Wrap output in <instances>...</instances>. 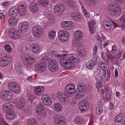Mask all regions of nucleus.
<instances>
[{"mask_svg": "<svg viewBox=\"0 0 125 125\" xmlns=\"http://www.w3.org/2000/svg\"><path fill=\"white\" fill-rule=\"evenodd\" d=\"M42 99L44 104L46 106H49L52 104L51 100L49 96L47 95H43Z\"/></svg>", "mask_w": 125, "mask_h": 125, "instance_id": "nucleus-16", "label": "nucleus"}, {"mask_svg": "<svg viewBox=\"0 0 125 125\" xmlns=\"http://www.w3.org/2000/svg\"><path fill=\"white\" fill-rule=\"evenodd\" d=\"M96 87L99 92H100L101 87L100 83L99 82H96L95 84Z\"/></svg>", "mask_w": 125, "mask_h": 125, "instance_id": "nucleus-51", "label": "nucleus"}, {"mask_svg": "<svg viewBox=\"0 0 125 125\" xmlns=\"http://www.w3.org/2000/svg\"><path fill=\"white\" fill-rule=\"evenodd\" d=\"M122 53L121 52H119L117 55L116 58L118 59H119L122 56Z\"/></svg>", "mask_w": 125, "mask_h": 125, "instance_id": "nucleus-60", "label": "nucleus"}, {"mask_svg": "<svg viewBox=\"0 0 125 125\" xmlns=\"http://www.w3.org/2000/svg\"><path fill=\"white\" fill-rule=\"evenodd\" d=\"M9 34L12 39H16L20 37L19 32L17 30L10 29L9 31Z\"/></svg>", "mask_w": 125, "mask_h": 125, "instance_id": "nucleus-15", "label": "nucleus"}, {"mask_svg": "<svg viewBox=\"0 0 125 125\" xmlns=\"http://www.w3.org/2000/svg\"><path fill=\"white\" fill-rule=\"evenodd\" d=\"M74 119L75 122L78 124H80L82 121V119L80 117L77 116L75 117Z\"/></svg>", "mask_w": 125, "mask_h": 125, "instance_id": "nucleus-46", "label": "nucleus"}, {"mask_svg": "<svg viewBox=\"0 0 125 125\" xmlns=\"http://www.w3.org/2000/svg\"><path fill=\"white\" fill-rule=\"evenodd\" d=\"M75 39L78 41L81 40L83 37L82 33L79 31H76L74 33Z\"/></svg>", "mask_w": 125, "mask_h": 125, "instance_id": "nucleus-30", "label": "nucleus"}, {"mask_svg": "<svg viewBox=\"0 0 125 125\" xmlns=\"http://www.w3.org/2000/svg\"><path fill=\"white\" fill-rule=\"evenodd\" d=\"M43 14L46 16L48 18H50V16L51 15L50 14V12L47 10H43Z\"/></svg>", "mask_w": 125, "mask_h": 125, "instance_id": "nucleus-50", "label": "nucleus"}, {"mask_svg": "<svg viewBox=\"0 0 125 125\" xmlns=\"http://www.w3.org/2000/svg\"><path fill=\"white\" fill-rule=\"evenodd\" d=\"M56 33L54 30H52L49 33V37L50 39H53L55 37Z\"/></svg>", "mask_w": 125, "mask_h": 125, "instance_id": "nucleus-42", "label": "nucleus"}, {"mask_svg": "<svg viewBox=\"0 0 125 125\" xmlns=\"http://www.w3.org/2000/svg\"><path fill=\"white\" fill-rule=\"evenodd\" d=\"M83 13L84 14L85 16L87 17H89V13H88L87 11L84 9L83 11Z\"/></svg>", "mask_w": 125, "mask_h": 125, "instance_id": "nucleus-58", "label": "nucleus"}, {"mask_svg": "<svg viewBox=\"0 0 125 125\" xmlns=\"http://www.w3.org/2000/svg\"><path fill=\"white\" fill-rule=\"evenodd\" d=\"M65 9V6L63 4H57L54 8V11L56 13H62Z\"/></svg>", "mask_w": 125, "mask_h": 125, "instance_id": "nucleus-18", "label": "nucleus"}, {"mask_svg": "<svg viewBox=\"0 0 125 125\" xmlns=\"http://www.w3.org/2000/svg\"><path fill=\"white\" fill-rule=\"evenodd\" d=\"M39 7L38 4L36 3L31 4L29 6V10L31 12L36 13L39 10Z\"/></svg>", "mask_w": 125, "mask_h": 125, "instance_id": "nucleus-23", "label": "nucleus"}, {"mask_svg": "<svg viewBox=\"0 0 125 125\" xmlns=\"http://www.w3.org/2000/svg\"><path fill=\"white\" fill-rule=\"evenodd\" d=\"M94 22L93 21L90 22L89 24V31L91 34L93 33L94 32L93 30L94 29Z\"/></svg>", "mask_w": 125, "mask_h": 125, "instance_id": "nucleus-38", "label": "nucleus"}, {"mask_svg": "<svg viewBox=\"0 0 125 125\" xmlns=\"http://www.w3.org/2000/svg\"><path fill=\"white\" fill-rule=\"evenodd\" d=\"M8 21L9 24L11 25H13V26L15 25L17 22V19L15 18H11L9 19Z\"/></svg>", "mask_w": 125, "mask_h": 125, "instance_id": "nucleus-40", "label": "nucleus"}, {"mask_svg": "<svg viewBox=\"0 0 125 125\" xmlns=\"http://www.w3.org/2000/svg\"><path fill=\"white\" fill-rule=\"evenodd\" d=\"M54 110L60 112L62 109V105L59 103H55L54 104Z\"/></svg>", "mask_w": 125, "mask_h": 125, "instance_id": "nucleus-34", "label": "nucleus"}, {"mask_svg": "<svg viewBox=\"0 0 125 125\" xmlns=\"http://www.w3.org/2000/svg\"><path fill=\"white\" fill-rule=\"evenodd\" d=\"M62 26L63 29L67 30L70 27L72 26V22L69 21H64L62 23Z\"/></svg>", "mask_w": 125, "mask_h": 125, "instance_id": "nucleus-31", "label": "nucleus"}, {"mask_svg": "<svg viewBox=\"0 0 125 125\" xmlns=\"http://www.w3.org/2000/svg\"><path fill=\"white\" fill-rule=\"evenodd\" d=\"M82 45L79 42L76 43V46L78 48L77 52L78 54L81 56H83L86 54V52L82 46Z\"/></svg>", "mask_w": 125, "mask_h": 125, "instance_id": "nucleus-14", "label": "nucleus"}, {"mask_svg": "<svg viewBox=\"0 0 125 125\" xmlns=\"http://www.w3.org/2000/svg\"><path fill=\"white\" fill-rule=\"evenodd\" d=\"M98 67L96 71L97 73L100 74L101 72L102 75L104 77H105L106 75V67L105 66V64L102 61H100L98 63Z\"/></svg>", "mask_w": 125, "mask_h": 125, "instance_id": "nucleus-4", "label": "nucleus"}, {"mask_svg": "<svg viewBox=\"0 0 125 125\" xmlns=\"http://www.w3.org/2000/svg\"><path fill=\"white\" fill-rule=\"evenodd\" d=\"M54 122L56 125H66V122L64 118L59 115L54 118Z\"/></svg>", "mask_w": 125, "mask_h": 125, "instance_id": "nucleus-10", "label": "nucleus"}, {"mask_svg": "<svg viewBox=\"0 0 125 125\" xmlns=\"http://www.w3.org/2000/svg\"><path fill=\"white\" fill-rule=\"evenodd\" d=\"M95 63V61L94 60L89 61L86 63V67L87 69H91L94 68Z\"/></svg>", "mask_w": 125, "mask_h": 125, "instance_id": "nucleus-25", "label": "nucleus"}, {"mask_svg": "<svg viewBox=\"0 0 125 125\" xmlns=\"http://www.w3.org/2000/svg\"><path fill=\"white\" fill-rule=\"evenodd\" d=\"M117 51V48L115 45L113 46L112 47V49L111 52L113 54H115Z\"/></svg>", "mask_w": 125, "mask_h": 125, "instance_id": "nucleus-54", "label": "nucleus"}, {"mask_svg": "<svg viewBox=\"0 0 125 125\" xmlns=\"http://www.w3.org/2000/svg\"><path fill=\"white\" fill-rule=\"evenodd\" d=\"M13 107V106L11 104L6 103L3 105V110L4 112L7 113L12 110Z\"/></svg>", "mask_w": 125, "mask_h": 125, "instance_id": "nucleus-20", "label": "nucleus"}, {"mask_svg": "<svg viewBox=\"0 0 125 125\" xmlns=\"http://www.w3.org/2000/svg\"><path fill=\"white\" fill-rule=\"evenodd\" d=\"M27 123L28 125H36L37 123L35 119L31 118L27 119Z\"/></svg>", "mask_w": 125, "mask_h": 125, "instance_id": "nucleus-33", "label": "nucleus"}, {"mask_svg": "<svg viewBox=\"0 0 125 125\" xmlns=\"http://www.w3.org/2000/svg\"><path fill=\"white\" fill-rule=\"evenodd\" d=\"M55 57L60 59H62V58H63L66 57L67 56V54L66 53H62L61 54H58L57 53L55 54H54Z\"/></svg>", "mask_w": 125, "mask_h": 125, "instance_id": "nucleus-45", "label": "nucleus"}, {"mask_svg": "<svg viewBox=\"0 0 125 125\" xmlns=\"http://www.w3.org/2000/svg\"><path fill=\"white\" fill-rule=\"evenodd\" d=\"M76 91V87L73 84H69L67 85L65 90V94L68 98L72 96Z\"/></svg>", "mask_w": 125, "mask_h": 125, "instance_id": "nucleus-2", "label": "nucleus"}, {"mask_svg": "<svg viewBox=\"0 0 125 125\" xmlns=\"http://www.w3.org/2000/svg\"><path fill=\"white\" fill-rule=\"evenodd\" d=\"M58 35L59 40L62 41H67L69 38V34L66 31L64 30L59 31Z\"/></svg>", "mask_w": 125, "mask_h": 125, "instance_id": "nucleus-5", "label": "nucleus"}, {"mask_svg": "<svg viewBox=\"0 0 125 125\" xmlns=\"http://www.w3.org/2000/svg\"><path fill=\"white\" fill-rule=\"evenodd\" d=\"M84 93L83 94L82 93H79L76 95V97L78 99H81L82 98L83 96Z\"/></svg>", "mask_w": 125, "mask_h": 125, "instance_id": "nucleus-52", "label": "nucleus"}, {"mask_svg": "<svg viewBox=\"0 0 125 125\" xmlns=\"http://www.w3.org/2000/svg\"><path fill=\"white\" fill-rule=\"evenodd\" d=\"M81 61L80 59L75 54H69L67 58H65L60 62L61 65L66 69H70L73 67L75 63Z\"/></svg>", "mask_w": 125, "mask_h": 125, "instance_id": "nucleus-1", "label": "nucleus"}, {"mask_svg": "<svg viewBox=\"0 0 125 125\" xmlns=\"http://www.w3.org/2000/svg\"><path fill=\"white\" fill-rule=\"evenodd\" d=\"M107 78L108 79L110 78V71L109 69H108L107 70Z\"/></svg>", "mask_w": 125, "mask_h": 125, "instance_id": "nucleus-61", "label": "nucleus"}, {"mask_svg": "<svg viewBox=\"0 0 125 125\" xmlns=\"http://www.w3.org/2000/svg\"><path fill=\"white\" fill-rule=\"evenodd\" d=\"M120 7L119 6L114 7L112 9L109 10V13L113 16H117L120 13Z\"/></svg>", "mask_w": 125, "mask_h": 125, "instance_id": "nucleus-12", "label": "nucleus"}, {"mask_svg": "<svg viewBox=\"0 0 125 125\" xmlns=\"http://www.w3.org/2000/svg\"><path fill=\"white\" fill-rule=\"evenodd\" d=\"M32 31L33 34L38 37H41L43 34V31L42 29L38 26L33 27Z\"/></svg>", "mask_w": 125, "mask_h": 125, "instance_id": "nucleus-9", "label": "nucleus"}, {"mask_svg": "<svg viewBox=\"0 0 125 125\" xmlns=\"http://www.w3.org/2000/svg\"><path fill=\"white\" fill-rule=\"evenodd\" d=\"M22 112L25 114H30L31 112V111L29 107L28 106H25L22 110Z\"/></svg>", "mask_w": 125, "mask_h": 125, "instance_id": "nucleus-39", "label": "nucleus"}, {"mask_svg": "<svg viewBox=\"0 0 125 125\" xmlns=\"http://www.w3.org/2000/svg\"><path fill=\"white\" fill-rule=\"evenodd\" d=\"M48 67L49 70L52 72H55L58 69V64L54 60H49Z\"/></svg>", "mask_w": 125, "mask_h": 125, "instance_id": "nucleus-7", "label": "nucleus"}, {"mask_svg": "<svg viewBox=\"0 0 125 125\" xmlns=\"http://www.w3.org/2000/svg\"><path fill=\"white\" fill-rule=\"evenodd\" d=\"M2 60L0 62V65L2 66H4L7 65L9 63L7 62V61H5L3 59H1Z\"/></svg>", "mask_w": 125, "mask_h": 125, "instance_id": "nucleus-53", "label": "nucleus"}, {"mask_svg": "<svg viewBox=\"0 0 125 125\" xmlns=\"http://www.w3.org/2000/svg\"><path fill=\"white\" fill-rule=\"evenodd\" d=\"M36 61V59L30 56H27L25 58L24 63L25 65L27 66H31Z\"/></svg>", "mask_w": 125, "mask_h": 125, "instance_id": "nucleus-13", "label": "nucleus"}, {"mask_svg": "<svg viewBox=\"0 0 125 125\" xmlns=\"http://www.w3.org/2000/svg\"><path fill=\"white\" fill-rule=\"evenodd\" d=\"M8 87L10 91L15 94H18L20 91L18 85L14 82H11L9 83Z\"/></svg>", "mask_w": 125, "mask_h": 125, "instance_id": "nucleus-3", "label": "nucleus"}, {"mask_svg": "<svg viewBox=\"0 0 125 125\" xmlns=\"http://www.w3.org/2000/svg\"><path fill=\"white\" fill-rule=\"evenodd\" d=\"M97 40L98 41V42L99 43H101L102 41L101 40V38L99 35H98L97 36Z\"/></svg>", "mask_w": 125, "mask_h": 125, "instance_id": "nucleus-63", "label": "nucleus"}, {"mask_svg": "<svg viewBox=\"0 0 125 125\" xmlns=\"http://www.w3.org/2000/svg\"><path fill=\"white\" fill-rule=\"evenodd\" d=\"M16 107L18 109H21L24 106V103L22 101H18L15 103Z\"/></svg>", "mask_w": 125, "mask_h": 125, "instance_id": "nucleus-36", "label": "nucleus"}, {"mask_svg": "<svg viewBox=\"0 0 125 125\" xmlns=\"http://www.w3.org/2000/svg\"><path fill=\"white\" fill-rule=\"evenodd\" d=\"M122 117L123 115L122 114H120L117 115L115 118V121L116 122L122 123L123 120L122 118Z\"/></svg>", "mask_w": 125, "mask_h": 125, "instance_id": "nucleus-37", "label": "nucleus"}, {"mask_svg": "<svg viewBox=\"0 0 125 125\" xmlns=\"http://www.w3.org/2000/svg\"><path fill=\"white\" fill-rule=\"evenodd\" d=\"M44 88L42 86L36 87L34 89V93L37 95H40L43 93Z\"/></svg>", "mask_w": 125, "mask_h": 125, "instance_id": "nucleus-26", "label": "nucleus"}, {"mask_svg": "<svg viewBox=\"0 0 125 125\" xmlns=\"http://www.w3.org/2000/svg\"><path fill=\"white\" fill-rule=\"evenodd\" d=\"M57 96L59 100L62 103L67 104L69 103V100L65 97V96L61 92L57 93Z\"/></svg>", "mask_w": 125, "mask_h": 125, "instance_id": "nucleus-19", "label": "nucleus"}, {"mask_svg": "<svg viewBox=\"0 0 125 125\" xmlns=\"http://www.w3.org/2000/svg\"><path fill=\"white\" fill-rule=\"evenodd\" d=\"M103 111V107L99 106H98L96 110V114L98 115H100Z\"/></svg>", "mask_w": 125, "mask_h": 125, "instance_id": "nucleus-41", "label": "nucleus"}, {"mask_svg": "<svg viewBox=\"0 0 125 125\" xmlns=\"http://www.w3.org/2000/svg\"><path fill=\"white\" fill-rule=\"evenodd\" d=\"M36 111L38 114L42 117H45L46 115L45 107L43 104H38L36 107Z\"/></svg>", "mask_w": 125, "mask_h": 125, "instance_id": "nucleus-6", "label": "nucleus"}, {"mask_svg": "<svg viewBox=\"0 0 125 125\" xmlns=\"http://www.w3.org/2000/svg\"><path fill=\"white\" fill-rule=\"evenodd\" d=\"M101 55L102 58L103 60L105 61L106 60L105 57L107 55L105 53H104L103 52H102L101 53Z\"/></svg>", "mask_w": 125, "mask_h": 125, "instance_id": "nucleus-56", "label": "nucleus"}, {"mask_svg": "<svg viewBox=\"0 0 125 125\" xmlns=\"http://www.w3.org/2000/svg\"><path fill=\"white\" fill-rule=\"evenodd\" d=\"M4 47L7 51L10 52L12 51V48L10 45L6 44L4 46Z\"/></svg>", "mask_w": 125, "mask_h": 125, "instance_id": "nucleus-48", "label": "nucleus"}, {"mask_svg": "<svg viewBox=\"0 0 125 125\" xmlns=\"http://www.w3.org/2000/svg\"><path fill=\"white\" fill-rule=\"evenodd\" d=\"M19 14L21 15H24L27 11L26 7L25 5L22 4L19 6L17 9Z\"/></svg>", "mask_w": 125, "mask_h": 125, "instance_id": "nucleus-24", "label": "nucleus"}, {"mask_svg": "<svg viewBox=\"0 0 125 125\" xmlns=\"http://www.w3.org/2000/svg\"><path fill=\"white\" fill-rule=\"evenodd\" d=\"M120 22H121L122 23H123V24L122 26V29L123 30H125V21L124 22H122L121 21L120 18Z\"/></svg>", "mask_w": 125, "mask_h": 125, "instance_id": "nucleus-62", "label": "nucleus"}, {"mask_svg": "<svg viewBox=\"0 0 125 125\" xmlns=\"http://www.w3.org/2000/svg\"><path fill=\"white\" fill-rule=\"evenodd\" d=\"M31 47H32L31 50L33 53H37L39 52L40 48L38 45L33 43L31 45Z\"/></svg>", "mask_w": 125, "mask_h": 125, "instance_id": "nucleus-27", "label": "nucleus"}, {"mask_svg": "<svg viewBox=\"0 0 125 125\" xmlns=\"http://www.w3.org/2000/svg\"><path fill=\"white\" fill-rule=\"evenodd\" d=\"M85 91V87L84 84L82 83H79L78 85L77 90V92L79 93H84Z\"/></svg>", "mask_w": 125, "mask_h": 125, "instance_id": "nucleus-28", "label": "nucleus"}, {"mask_svg": "<svg viewBox=\"0 0 125 125\" xmlns=\"http://www.w3.org/2000/svg\"><path fill=\"white\" fill-rule=\"evenodd\" d=\"M28 98L31 102H32L35 99L34 96L31 94H30L28 95Z\"/></svg>", "mask_w": 125, "mask_h": 125, "instance_id": "nucleus-55", "label": "nucleus"}, {"mask_svg": "<svg viewBox=\"0 0 125 125\" xmlns=\"http://www.w3.org/2000/svg\"><path fill=\"white\" fill-rule=\"evenodd\" d=\"M35 68L36 70L38 71L43 72L46 69V65L44 63L42 62L37 63L35 65Z\"/></svg>", "mask_w": 125, "mask_h": 125, "instance_id": "nucleus-17", "label": "nucleus"}, {"mask_svg": "<svg viewBox=\"0 0 125 125\" xmlns=\"http://www.w3.org/2000/svg\"><path fill=\"white\" fill-rule=\"evenodd\" d=\"M9 13L10 16L12 17L16 16L18 14L17 9L14 8H11L9 10Z\"/></svg>", "mask_w": 125, "mask_h": 125, "instance_id": "nucleus-32", "label": "nucleus"}, {"mask_svg": "<svg viewBox=\"0 0 125 125\" xmlns=\"http://www.w3.org/2000/svg\"><path fill=\"white\" fill-rule=\"evenodd\" d=\"M48 1V0H38V3L44 7H47L49 5Z\"/></svg>", "mask_w": 125, "mask_h": 125, "instance_id": "nucleus-35", "label": "nucleus"}, {"mask_svg": "<svg viewBox=\"0 0 125 125\" xmlns=\"http://www.w3.org/2000/svg\"><path fill=\"white\" fill-rule=\"evenodd\" d=\"M12 93L8 90H3L1 93V98L6 100H9L12 97Z\"/></svg>", "mask_w": 125, "mask_h": 125, "instance_id": "nucleus-11", "label": "nucleus"}, {"mask_svg": "<svg viewBox=\"0 0 125 125\" xmlns=\"http://www.w3.org/2000/svg\"><path fill=\"white\" fill-rule=\"evenodd\" d=\"M108 56L110 62L111 63H112L114 62V61L115 58L114 56L113 55L110 54H108Z\"/></svg>", "mask_w": 125, "mask_h": 125, "instance_id": "nucleus-49", "label": "nucleus"}, {"mask_svg": "<svg viewBox=\"0 0 125 125\" xmlns=\"http://www.w3.org/2000/svg\"><path fill=\"white\" fill-rule=\"evenodd\" d=\"M74 2L73 0H70L68 2L67 4L69 7L73 8L74 6Z\"/></svg>", "mask_w": 125, "mask_h": 125, "instance_id": "nucleus-47", "label": "nucleus"}, {"mask_svg": "<svg viewBox=\"0 0 125 125\" xmlns=\"http://www.w3.org/2000/svg\"><path fill=\"white\" fill-rule=\"evenodd\" d=\"M1 59H3V60L9 63L11 61V57L9 55H6L5 56L1 58Z\"/></svg>", "mask_w": 125, "mask_h": 125, "instance_id": "nucleus-43", "label": "nucleus"}, {"mask_svg": "<svg viewBox=\"0 0 125 125\" xmlns=\"http://www.w3.org/2000/svg\"><path fill=\"white\" fill-rule=\"evenodd\" d=\"M28 25L27 22H21L19 25V29L20 31L26 32L28 29Z\"/></svg>", "mask_w": 125, "mask_h": 125, "instance_id": "nucleus-22", "label": "nucleus"}, {"mask_svg": "<svg viewBox=\"0 0 125 125\" xmlns=\"http://www.w3.org/2000/svg\"><path fill=\"white\" fill-rule=\"evenodd\" d=\"M89 105V102L87 100L81 101L78 105L79 109L82 112H86L88 109Z\"/></svg>", "mask_w": 125, "mask_h": 125, "instance_id": "nucleus-8", "label": "nucleus"}, {"mask_svg": "<svg viewBox=\"0 0 125 125\" xmlns=\"http://www.w3.org/2000/svg\"><path fill=\"white\" fill-rule=\"evenodd\" d=\"M15 67L17 73L19 74H21L22 72L21 70L20 65L17 64L15 65Z\"/></svg>", "mask_w": 125, "mask_h": 125, "instance_id": "nucleus-44", "label": "nucleus"}, {"mask_svg": "<svg viewBox=\"0 0 125 125\" xmlns=\"http://www.w3.org/2000/svg\"><path fill=\"white\" fill-rule=\"evenodd\" d=\"M86 1L89 3L92 4H95L97 2L95 1L94 0H86Z\"/></svg>", "mask_w": 125, "mask_h": 125, "instance_id": "nucleus-57", "label": "nucleus"}, {"mask_svg": "<svg viewBox=\"0 0 125 125\" xmlns=\"http://www.w3.org/2000/svg\"><path fill=\"white\" fill-rule=\"evenodd\" d=\"M103 25L107 31H110L112 29V27L113 24H111L110 21L108 20H105L103 22Z\"/></svg>", "mask_w": 125, "mask_h": 125, "instance_id": "nucleus-21", "label": "nucleus"}, {"mask_svg": "<svg viewBox=\"0 0 125 125\" xmlns=\"http://www.w3.org/2000/svg\"><path fill=\"white\" fill-rule=\"evenodd\" d=\"M121 21L122 22H124L125 21V15H123L120 18Z\"/></svg>", "mask_w": 125, "mask_h": 125, "instance_id": "nucleus-64", "label": "nucleus"}, {"mask_svg": "<svg viewBox=\"0 0 125 125\" xmlns=\"http://www.w3.org/2000/svg\"><path fill=\"white\" fill-rule=\"evenodd\" d=\"M7 113L6 114V117L7 118L9 119H12L15 118L16 114L12 110Z\"/></svg>", "mask_w": 125, "mask_h": 125, "instance_id": "nucleus-29", "label": "nucleus"}, {"mask_svg": "<svg viewBox=\"0 0 125 125\" xmlns=\"http://www.w3.org/2000/svg\"><path fill=\"white\" fill-rule=\"evenodd\" d=\"M97 47L96 46H94L93 48V54H95L97 52Z\"/></svg>", "mask_w": 125, "mask_h": 125, "instance_id": "nucleus-59", "label": "nucleus"}]
</instances>
